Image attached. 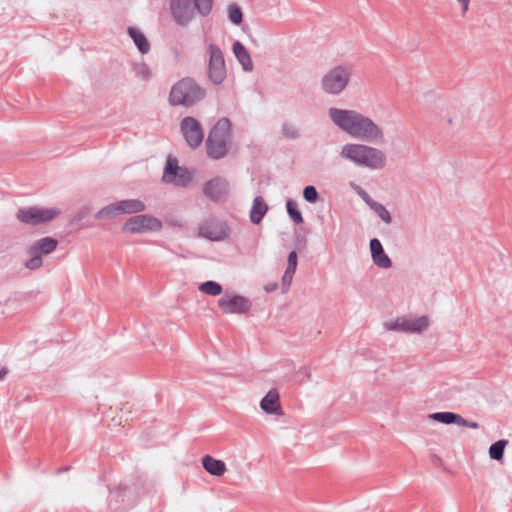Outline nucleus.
Listing matches in <instances>:
<instances>
[{
    "mask_svg": "<svg viewBox=\"0 0 512 512\" xmlns=\"http://www.w3.org/2000/svg\"><path fill=\"white\" fill-rule=\"evenodd\" d=\"M330 121L347 135L370 143L384 139L383 128L371 117L354 109L331 107L328 109Z\"/></svg>",
    "mask_w": 512,
    "mask_h": 512,
    "instance_id": "nucleus-1",
    "label": "nucleus"
},
{
    "mask_svg": "<svg viewBox=\"0 0 512 512\" xmlns=\"http://www.w3.org/2000/svg\"><path fill=\"white\" fill-rule=\"evenodd\" d=\"M338 155L344 161L369 170H382L388 163L387 155L383 150L358 142L343 144L339 148Z\"/></svg>",
    "mask_w": 512,
    "mask_h": 512,
    "instance_id": "nucleus-2",
    "label": "nucleus"
},
{
    "mask_svg": "<svg viewBox=\"0 0 512 512\" xmlns=\"http://www.w3.org/2000/svg\"><path fill=\"white\" fill-rule=\"evenodd\" d=\"M232 145V123L227 118L219 119L209 131L206 140L208 157L218 160L224 158Z\"/></svg>",
    "mask_w": 512,
    "mask_h": 512,
    "instance_id": "nucleus-3",
    "label": "nucleus"
},
{
    "mask_svg": "<svg viewBox=\"0 0 512 512\" xmlns=\"http://www.w3.org/2000/svg\"><path fill=\"white\" fill-rule=\"evenodd\" d=\"M206 89L193 78L186 77L177 81L171 88L169 103L174 106L191 107L203 100Z\"/></svg>",
    "mask_w": 512,
    "mask_h": 512,
    "instance_id": "nucleus-4",
    "label": "nucleus"
},
{
    "mask_svg": "<svg viewBox=\"0 0 512 512\" xmlns=\"http://www.w3.org/2000/svg\"><path fill=\"white\" fill-rule=\"evenodd\" d=\"M352 70L346 65H336L329 69L320 80L322 91L328 95L338 96L348 87Z\"/></svg>",
    "mask_w": 512,
    "mask_h": 512,
    "instance_id": "nucleus-5",
    "label": "nucleus"
},
{
    "mask_svg": "<svg viewBox=\"0 0 512 512\" xmlns=\"http://www.w3.org/2000/svg\"><path fill=\"white\" fill-rule=\"evenodd\" d=\"M206 56L209 80L215 85L222 84L227 77V69L221 48L215 43H210L206 48Z\"/></svg>",
    "mask_w": 512,
    "mask_h": 512,
    "instance_id": "nucleus-6",
    "label": "nucleus"
},
{
    "mask_svg": "<svg viewBox=\"0 0 512 512\" xmlns=\"http://www.w3.org/2000/svg\"><path fill=\"white\" fill-rule=\"evenodd\" d=\"M192 172L179 164L175 156L169 155L166 159L162 181L176 187H187L192 181Z\"/></svg>",
    "mask_w": 512,
    "mask_h": 512,
    "instance_id": "nucleus-7",
    "label": "nucleus"
},
{
    "mask_svg": "<svg viewBox=\"0 0 512 512\" xmlns=\"http://www.w3.org/2000/svg\"><path fill=\"white\" fill-rule=\"evenodd\" d=\"M169 10L173 22L181 28L190 26L199 15L193 0H170Z\"/></svg>",
    "mask_w": 512,
    "mask_h": 512,
    "instance_id": "nucleus-8",
    "label": "nucleus"
},
{
    "mask_svg": "<svg viewBox=\"0 0 512 512\" xmlns=\"http://www.w3.org/2000/svg\"><path fill=\"white\" fill-rule=\"evenodd\" d=\"M163 228L162 221L149 214H141L128 218L123 224L122 230L129 234H145L159 232Z\"/></svg>",
    "mask_w": 512,
    "mask_h": 512,
    "instance_id": "nucleus-9",
    "label": "nucleus"
},
{
    "mask_svg": "<svg viewBox=\"0 0 512 512\" xmlns=\"http://www.w3.org/2000/svg\"><path fill=\"white\" fill-rule=\"evenodd\" d=\"M145 204L138 199L117 201L102 208L96 214L97 219L114 218L122 214H136L144 211Z\"/></svg>",
    "mask_w": 512,
    "mask_h": 512,
    "instance_id": "nucleus-10",
    "label": "nucleus"
},
{
    "mask_svg": "<svg viewBox=\"0 0 512 512\" xmlns=\"http://www.w3.org/2000/svg\"><path fill=\"white\" fill-rule=\"evenodd\" d=\"M57 240L51 237H44L36 240L28 249L29 258L25 262L26 268L38 269L42 266V256L52 253L57 247Z\"/></svg>",
    "mask_w": 512,
    "mask_h": 512,
    "instance_id": "nucleus-11",
    "label": "nucleus"
},
{
    "mask_svg": "<svg viewBox=\"0 0 512 512\" xmlns=\"http://www.w3.org/2000/svg\"><path fill=\"white\" fill-rule=\"evenodd\" d=\"M60 214L55 207L33 206L20 209L17 218L26 224L36 225L53 220Z\"/></svg>",
    "mask_w": 512,
    "mask_h": 512,
    "instance_id": "nucleus-12",
    "label": "nucleus"
},
{
    "mask_svg": "<svg viewBox=\"0 0 512 512\" xmlns=\"http://www.w3.org/2000/svg\"><path fill=\"white\" fill-rule=\"evenodd\" d=\"M220 310L225 314H245L252 306L251 301L233 291H226L217 302Z\"/></svg>",
    "mask_w": 512,
    "mask_h": 512,
    "instance_id": "nucleus-13",
    "label": "nucleus"
},
{
    "mask_svg": "<svg viewBox=\"0 0 512 512\" xmlns=\"http://www.w3.org/2000/svg\"><path fill=\"white\" fill-rule=\"evenodd\" d=\"M180 132L191 149L198 148L204 139L202 124L194 117H184L180 122Z\"/></svg>",
    "mask_w": 512,
    "mask_h": 512,
    "instance_id": "nucleus-14",
    "label": "nucleus"
},
{
    "mask_svg": "<svg viewBox=\"0 0 512 512\" xmlns=\"http://www.w3.org/2000/svg\"><path fill=\"white\" fill-rule=\"evenodd\" d=\"M350 187L364 201L369 209L386 225L393 222L390 211L382 203L374 200L360 185L350 182Z\"/></svg>",
    "mask_w": 512,
    "mask_h": 512,
    "instance_id": "nucleus-15",
    "label": "nucleus"
},
{
    "mask_svg": "<svg viewBox=\"0 0 512 512\" xmlns=\"http://www.w3.org/2000/svg\"><path fill=\"white\" fill-rule=\"evenodd\" d=\"M230 233V229L226 222L209 219L202 222L198 228L199 236L209 239L211 241L225 240Z\"/></svg>",
    "mask_w": 512,
    "mask_h": 512,
    "instance_id": "nucleus-16",
    "label": "nucleus"
},
{
    "mask_svg": "<svg viewBox=\"0 0 512 512\" xmlns=\"http://www.w3.org/2000/svg\"><path fill=\"white\" fill-rule=\"evenodd\" d=\"M230 191L229 182L220 176H216L204 184L203 192L206 197L213 201L226 199Z\"/></svg>",
    "mask_w": 512,
    "mask_h": 512,
    "instance_id": "nucleus-17",
    "label": "nucleus"
},
{
    "mask_svg": "<svg viewBox=\"0 0 512 512\" xmlns=\"http://www.w3.org/2000/svg\"><path fill=\"white\" fill-rule=\"evenodd\" d=\"M260 408L268 415L280 417L284 414L280 402V394L276 388L270 389L260 400Z\"/></svg>",
    "mask_w": 512,
    "mask_h": 512,
    "instance_id": "nucleus-18",
    "label": "nucleus"
},
{
    "mask_svg": "<svg viewBox=\"0 0 512 512\" xmlns=\"http://www.w3.org/2000/svg\"><path fill=\"white\" fill-rule=\"evenodd\" d=\"M369 249L373 263L382 269H389L392 267V261L385 252L381 242L377 238L370 240Z\"/></svg>",
    "mask_w": 512,
    "mask_h": 512,
    "instance_id": "nucleus-19",
    "label": "nucleus"
},
{
    "mask_svg": "<svg viewBox=\"0 0 512 512\" xmlns=\"http://www.w3.org/2000/svg\"><path fill=\"white\" fill-rule=\"evenodd\" d=\"M428 418L444 424H457L459 426H467L472 429L479 427L477 422H468L462 416L452 412H436L428 415Z\"/></svg>",
    "mask_w": 512,
    "mask_h": 512,
    "instance_id": "nucleus-20",
    "label": "nucleus"
},
{
    "mask_svg": "<svg viewBox=\"0 0 512 512\" xmlns=\"http://www.w3.org/2000/svg\"><path fill=\"white\" fill-rule=\"evenodd\" d=\"M232 53L245 72H252L254 64L248 49L238 40L234 41L231 47Z\"/></svg>",
    "mask_w": 512,
    "mask_h": 512,
    "instance_id": "nucleus-21",
    "label": "nucleus"
},
{
    "mask_svg": "<svg viewBox=\"0 0 512 512\" xmlns=\"http://www.w3.org/2000/svg\"><path fill=\"white\" fill-rule=\"evenodd\" d=\"M405 333L421 334L430 327V318L426 315L404 316Z\"/></svg>",
    "mask_w": 512,
    "mask_h": 512,
    "instance_id": "nucleus-22",
    "label": "nucleus"
},
{
    "mask_svg": "<svg viewBox=\"0 0 512 512\" xmlns=\"http://www.w3.org/2000/svg\"><path fill=\"white\" fill-rule=\"evenodd\" d=\"M297 263H298L297 253L295 251H292L288 256L287 267H286V270L282 277V288H283L284 292H286L289 289V287L292 283L293 276L297 269Z\"/></svg>",
    "mask_w": 512,
    "mask_h": 512,
    "instance_id": "nucleus-23",
    "label": "nucleus"
},
{
    "mask_svg": "<svg viewBox=\"0 0 512 512\" xmlns=\"http://www.w3.org/2000/svg\"><path fill=\"white\" fill-rule=\"evenodd\" d=\"M204 469L214 476H222L226 472V464L218 459L206 455L202 459Z\"/></svg>",
    "mask_w": 512,
    "mask_h": 512,
    "instance_id": "nucleus-24",
    "label": "nucleus"
},
{
    "mask_svg": "<svg viewBox=\"0 0 512 512\" xmlns=\"http://www.w3.org/2000/svg\"><path fill=\"white\" fill-rule=\"evenodd\" d=\"M128 34L142 54H147L150 51V43L139 28L129 27Z\"/></svg>",
    "mask_w": 512,
    "mask_h": 512,
    "instance_id": "nucleus-25",
    "label": "nucleus"
},
{
    "mask_svg": "<svg viewBox=\"0 0 512 512\" xmlns=\"http://www.w3.org/2000/svg\"><path fill=\"white\" fill-rule=\"evenodd\" d=\"M226 15L229 22L237 27H242L244 23V13L241 6L232 2L229 3L226 7Z\"/></svg>",
    "mask_w": 512,
    "mask_h": 512,
    "instance_id": "nucleus-26",
    "label": "nucleus"
},
{
    "mask_svg": "<svg viewBox=\"0 0 512 512\" xmlns=\"http://www.w3.org/2000/svg\"><path fill=\"white\" fill-rule=\"evenodd\" d=\"M268 211V206L262 197H256L250 211V219L254 224L261 222Z\"/></svg>",
    "mask_w": 512,
    "mask_h": 512,
    "instance_id": "nucleus-27",
    "label": "nucleus"
},
{
    "mask_svg": "<svg viewBox=\"0 0 512 512\" xmlns=\"http://www.w3.org/2000/svg\"><path fill=\"white\" fill-rule=\"evenodd\" d=\"M508 440H498L489 447V456L491 459L501 462L503 460L505 448Z\"/></svg>",
    "mask_w": 512,
    "mask_h": 512,
    "instance_id": "nucleus-28",
    "label": "nucleus"
},
{
    "mask_svg": "<svg viewBox=\"0 0 512 512\" xmlns=\"http://www.w3.org/2000/svg\"><path fill=\"white\" fill-rule=\"evenodd\" d=\"M199 291L210 296H218L222 294V286L215 281H206L199 285Z\"/></svg>",
    "mask_w": 512,
    "mask_h": 512,
    "instance_id": "nucleus-29",
    "label": "nucleus"
},
{
    "mask_svg": "<svg viewBox=\"0 0 512 512\" xmlns=\"http://www.w3.org/2000/svg\"><path fill=\"white\" fill-rule=\"evenodd\" d=\"M133 71L135 76L140 80L147 81L152 76V71L149 65L145 62H136L133 64Z\"/></svg>",
    "mask_w": 512,
    "mask_h": 512,
    "instance_id": "nucleus-30",
    "label": "nucleus"
},
{
    "mask_svg": "<svg viewBox=\"0 0 512 512\" xmlns=\"http://www.w3.org/2000/svg\"><path fill=\"white\" fill-rule=\"evenodd\" d=\"M193 3L199 10V16L207 17L213 10L215 0H193Z\"/></svg>",
    "mask_w": 512,
    "mask_h": 512,
    "instance_id": "nucleus-31",
    "label": "nucleus"
},
{
    "mask_svg": "<svg viewBox=\"0 0 512 512\" xmlns=\"http://www.w3.org/2000/svg\"><path fill=\"white\" fill-rule=\"evenodd\" d=\"M286 208H287V213L288 215L290 216V218L295 222V223H302L303 222V217H302V214L301 212L299 211L298 209V205L295 201L293 200H288L287 203H286Z\"/></svg>",
    "mask_w": 512,
    "mask_h": 512,
    "instance_id": "nucleus-32",
    "label": "nucleus"
},
{
    "mask_svg": "<svg viewBox=\"0 0 512 512\" xmlns=\"http://www.w3.org/2000/svg\"><path fill=\"white\" fill-rule=\"evenodd\" d=\"M404 316L385 321L383 326L388 331L405 332Z\"/></svg>",
    "mask_w": 512,
    "mask_h": 512,
    "instance_id": "nucleus-33",
    "label": "nucleus"
},
{
    "mask_svg": "<svg viewBox=\"0 0 512 512\" xmlns=\"http://www.w3.org/2000/svg\"><path fill=\"white\" fill-rule=\"evenodd\" d=\"M303 197L309 203H316L319 195L314 186H306L303 190Z\"/></svg>",
    "mask_w": 512,
    "mask_h": 512,
    "instance_id": "nucleus-34",
    "label": "nucleus"
},
{
    "mask_svg": "<svg viewBox=\"0 0 512 512\" xmlns=\"http://www.w3.org/2000/svg\"><path fill=\"white\" fill-rule=\"evenodd\" d=\"M282 130H283V134L286 137L295 138L298 136V132H297L296 128L292 125L284 124Z\"/></svg>",
    "mask_w": 512,
    "mask_h": 512,
    "instance_id": "nucleus-35",
    "label": "nucleus"
},
{
    "mask_svg": "<svg viewBox=\"0 0 512 512\" xmlns=\"http://www.w3.org/2000/svg\"><path fill=\"white\" fill-rule=\"evenodd\" d=\"M457 1L462 6V14H465L468 10L470 0H457Z\"/></svg>",
    "mask_w": 512,
    "mask_h": 512,
    "instance_id": "nucleus-36",
    "label": "nucleus"
},
{
    "mask_svg": "<svg viewBox=\"0 0 512 512\" xmlns=\"http://www.w3.org/2000/svg\"><path fill=\"white\" fill-rule=\"evenodd\" d=\"M298 374L299 375H303L304 377H306L307 379L310 378V371L308 370V368L306 367H303L301 368L299 371H298Z\"/></svg>",
    "mask_w": 512,
    "mask_h": 512,
    "instance_id": "nucleus-37",
    "label": "nucleus"
},
{
    "mask_svg": "<svg viewBox=\"0 0 512 512\" xmlns=\"http://www.w3.org/2000/svg\"><path fill=\"white\" fill-rule=\"evenodd\" d=\"M277 288V284L276 283H273V284H269L265 287V290L267 292H271V291H274L275 289Z\"/></svg>",
    "mask_w": 512,
    "mask_h": 512,
    "instance_id": "nucleus-38",
    "label": "nucleus"
},
{
    "mask_svg": "<svg viewBox=\"0 0 512 512\" xmlns=\"http://www.w3.org/2000/svg\"><path fill=\"white\" fill-rule=\"evenodd\" d=\"M7 374V369L6 368H1L0 369V380H2Z\"/></svg>",
    "mask_w": 512,
    "mask_h": 512,
    "instance_id": "nucleus-39",
    "label": "nucleus"
}]
</instances>
